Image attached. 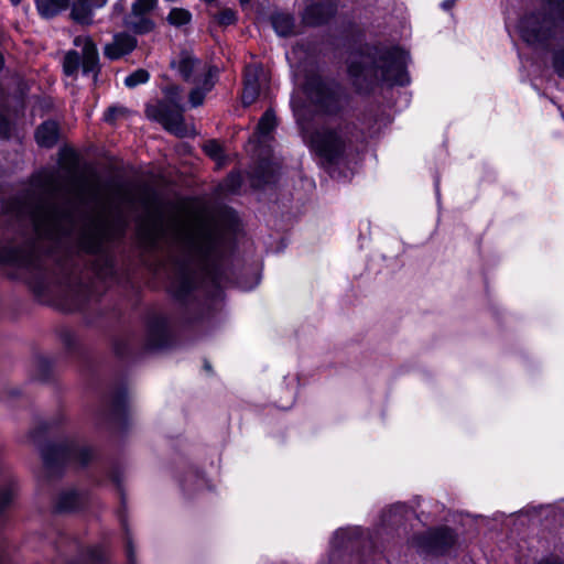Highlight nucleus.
<instances>
[{"mask_svg": "<svg viewBox=\"0 0 564 564\" xmlns=\"http://www.w3.org/2000/svg\"><path fill=\"white\" fill-rule=\"evenodd\" d=\"M313 105L326 113L337 112L341 105L340 95L321 77L312 76L291 97V106L304 143L323 163H338L351 144L352 127L337 121L310 123L306 116Z\"/></svg>", "mask_w": 564, "mask_h": 564, "instance_id": "nucleus-1", "label": "nucleus"}, {"mask_svg": "<svg viewBox=\"0 0 564 564\" xmlns=\"http://www.w3.org/2000/svg\"><path fill=\"white\" fill-rule=\"evenodd\" d=\"M171 68L186 83L195 87L189 93L192 107L203 105L205 96L215 86L218 69L198 59L191 51L180 52L172 61Z\"/></svg>", "mask_w": 564, "mask_h": 564, "instance_id": "nucleus-2", "label": "nucleus"}, {"mask_svg": "<svg viewBox=\"0 0 564 564\" xmlns=\"http://www.w3.org/2000/svg\"><path fill=\"white\" fill-rule=\"evenodd\" d=\"M544 10L525 14L518 24V31L524 42L532 46L544 45L555 33L557 22L564 23V0H543Z\"/></svg>", "mask_w": 564, "mask_h": 564, "instance_id": "nucleus-3", "label": "nucleus"}, {"mask_svg": "<svg viewBox=\"0 0 564 564\" xmlns=\"http://www.w3.org/2000/svg\"><path fill=\"white\" fill-rule=\"evenodd\" d=\"M20 219H29L40 236L55 238L62 232L63 216L51 204H28L17 209Z\"/></svg>", "mask_w": 564, "mask_h": 564, "instance_id": "nucleus-4", "label": "nucleus"}, {"mask_svg": "<svg viewBox=\"0 0 564 564\" xmlns=\"http://www.w3.org/2000/svg\"><path fill=\"white\" fill-rule=\"evenodd\" d=\"M74 45L80 51H68L63 62V70L67 76H76L79 68L84 75L96 78L99 70L98 51L89 36H77Z\"/></svg>", "mask_w": 564, "mask_h": 564, "instance_id": "nucleus-5", "label": "nucleus"}, {"mask_svg": "<svg viewBox=\"0 0 564 564\" xmlns=\"http://www.w3.org/2000/svg\"><path fill=\"white\" fill-rule=\"evenodd\" d=\"M406 62L408 54L400 48H393L381 57L376 76L391 85H405L409 83Z\"/></svg>", "mask_w": 564, "mask_h": 564, "instance_id": "nucleus-6", "label": "nucleus"}, {"mask_svg": "<svg viewBox=\"0 0 564 564\" xmlns=\"http://www.w3.org/2000/svg\"><path fill=\"white\" fill-rule=\"evenodd\" d=\"M181 90L177 87H172L167 90V96L174 104V108L169 105H161L158 120L171 133L177 137H186L192 133V129L187 127L183 118V107L180 105Z\"/></svg>", "mask_w": 564, "mask_h": 564, "instance_id": "nucleus-7", "label": "nucleus"}, {"mask_svg": "<svg viewBox=\"0 0 564 564\" xmlns=\"http://www.w3.org/2000/svg\"><path fill=\"white\" fill-rule=\"evenodd\" d=\"M455 543V535L447 528L429 530L425 533L413 538L412 544L424 553H443Z\"/></svg>", "mask_w": 564, "mask_h": 564, "instance_id": "nucleus-8", "label": "nucleus"}, {"mask_svg": "<svg viewBox=\"0 0 564 564\" xmlns=\"http://www.w3.org/2000/svg\"><path fill=\"white\" fill-rule=\"evenodd\" d=\"M42 456L44 464L50 468L54 459H58L61 462H66L69 459H78L82 464H86L90 457L93 456V453L87 447H72V448H65V447H48L42 451Z\"/></svg>", "mask_w": 564, "mask_h": 564, "instance_id": "nucleus-9", "label": "nucleus"}, {"mask_svg": "<svg viewBox=\"0 0 564 564\" xmlns=\"http://www.w3.org/2000/svg\"><path fill=\"white\" fill-rule=\"evenodd\" d=\"M135 46V37L127 33H118L112 42L105 46V55L110 59H118L132 52Z\"/></svg>", "mask_w": 564, "mask_h": 564, "instance_id": "nucleus-10", "label": "nucleus"}, {"mask_svg": "<svg viewBox=\"0 0 564 564\" xmlns=\"http://www.w3.org/2000/svg\"><path fill=\"white\" fill-rule=\"evenodd\" d=\"M149 12L147 10H134V7H131V12L124 17V26L137 34L150 33L155 24L148 15Z\"/></svg>", "mask_w": 564, "mask_h": 564, "instance_id": "nucleus-11", "label": "nucleus"}, {"mask_svg": "<svg viewBox=\"0 0 564 564\" xmlns=\"http://www.w3.org/2000/svg\"><path fill=\"white\" fill-rule=\"evenodd\" d=\"M141 235L150 242L154 243L166 236L164 219L159 212H154L140 225Z\"/></svg>", "mask_w": 564, "mask_h": 564, "instance_id": "nucleus-12", "label": "nucleus"}, {"mask_svg": "<svg viewBox=\"0 0 564 564\" xmlns=\"http://www.w3.org/2000/svg\"><path fill=\"white\" fill-rule=\"evenodd\" d=\"M106 3L107 0H76L72 8V17L79 23L89 24L94 12Z\"/></svg>", "mask_w": 564, "mask_h": 564, "instance_id": "nucleus-13", "label": "nucleus"}, {"mask_svg": "<svg viewBox=\"0 0 564 564\" xmlns=\"http://www.w3.org/2000/svg\"><path fill=\"white\" fill-rule=\"evenodd\" d=\"M260 85L257 79V68L248 67L246 70L245 88L242 91V102L249 106L256 101L259 96Z\"/></svg>", "mask_w": 564, "mask_h": 564, "instance_id": "nucleus-14", "label": "nucleus"}, {"mask_svg": "<svg viewBox=\"0 0 564 564\" xmlns=\"http://www.w3.org/2000/svg\"><path fill=\"white\" fill-rule=\"evenodd\" d=\"M35 139L41 147L52 148L58 139V127L54 121L43 122L35 132Z\"/></svg>", "mask_w": 564, "mask_h": 564, "instance_id": "nucleus-15", "label": "nucleus"}, {"mask_svg": "<svg viewBox=\"0 0 564 564\" xmlns=\"http://www.w3.org/2000/svg\"><path fill=\"white\" fill-rule=\"evenodd\" d=\"M333 9L324 4H312L303 13V21L310 25H317L325 22L332 14Z\"/></svg>", "mask_w": 564, "mask_h": 564, "instance_id": "nucleus-16", "label": "nucleus"}, {"mask_svg": "<svg viewBox=\"0 0 564 564\" xmlns=\"http://www.w3.org/2000/svg\"><path fill=\"white\" fill-rule=\"evenodd\" d=\"M188 243L198 252H207L213 246V235L208 228L202 227L196 232L189 235Z\"/></svg>", "mask_w": 564, "mask_h": 564, "instance_id": "nucleus-17", "label": "nucleus"}, {"mask_svg": "<svg viewBox=\"0 0 564 564\" xmlns=\"http://www.w3.org/2000/svg\"><path fill=\"white\" fill-rule=\"evenodd\" d=\"M271 23L278 35L289 36L293 34L294 19L289 13H274L271 17Z\"/></svg>", "mask_w": 564, "mask_h": 564, "instance_id": "nucleus-18", "label": "nucleus"}, {"mask_svg": "<svg viewBox=\"0 0 564 564\" xmlns=\"http://www.w3.org/2000/svg\"><path fill=\"white\" fill-rule=\"evenodd\" d=\"M69 0H36V9L44 18H51L68 7Z\"/></svg>", "mask_w": 564, "mask_h": 564, "instance_id": "nucleus-19", "label": "nucleus"}, {"mask_svg": "<svg viewBox=\"0 0 564 564\" xmlns=\"http://www.w3.org/2000/svg\"><path fill=\"white\" fill-rule=\"evenodd\" d=\"M411 510L403 503L393 505L383 516V521L387 523H399Z\"/></svg>", "mask_w": 564, "mask_h": 564, "instance_id": "nucleus-20", "label": "nucleus"}, {"mask_svg": "<svg viewBox=\"0 0 564 564\" xmlns=\"http://www.w3.org/2000/svg\"><path fill=\"white\" fill-rule=\"evenodd\" d=\"M166 19L171 25L182 26L191 22L192 13L183 8H173Z\"/></svg>", "mask_w": 564, "mask_h": 564, "instance_id": "nucleus-21", "label": "nucleus"}, {"mask_svg": "<svg viewBox=\"0 0 564 564\" xmlns=\"http://www.w3.org/2000/svg\"><path fill=\"white\" fill-rule=\"evenodd\" d=\"M276 126L275 115L272 110H267L258 123V132L262 135L270 133Z\"/></svg>", "mask_w": 564, "mask_h": 564, "instance_id": "nucleus-22", "label": "nucleus"}, {"mask_svg": "<svg viewBox=\"0 0 564 564\" xmlns=\"http://www.w3.org/2000/svg\"><path fill=\"white\" fill-rule=\"evenodd\" d=\"M150 78L145 69H137L124 78V85L129 88H134L138 85L145 84Z\"/></svg>", "mask_w": 564, "mask_h": 564, "instance_id": "nucleus-23", "label": "nucleus"}, {"mask_svg": "<svg viewBox=\"0 0 564 564\" xmlns=\"http://www.w3.org/2000/svg\"><path fill=\"white\" fill-rule=\"evenodd\" d=\"M214 18L219 25L228 26L236 23L237 13L230 8H224Z\"/></svg>", "mask_w": 564, "mask_h": 564, "instance_id": "nucleus-24", "label": "nucleus"}, {"mask_svg": "<svg viewBox=\"0 0 564 564\" xmlns=\"http://www.w3.org/2000/svg\"><path fill=\"white\" fill-rule=\"evenodd\" d=\"M0 261L15 264H23L24 261L21 257V252L15 249H10L6 252H0Z\"/></svg>", "mask_w": 564, "mask_h": 564, "instance_id": "nucleus-25", "label": "nucleus"}, {"mask_svg": "<svg viewBox=\"0 0 564 564\" xmlns=\"http://www.w3.org/2000/svg\"><path fill=\"white\" fill-rule=\"evenodd\" d=\"M77 501V496L75 492H67L61 496L58 501L59 510H70L75 508Z\"/></svg>", "mask_w": 564, "mask_h": 564, "instance_id": "nucleus-26", "label": "nucleus"}, {"mask_svg": "<svg viewBox=\"0 0 564 564\" xmlns=\"http://www.w3.org/2000/svg\"><path fill=\"white\" fill-rule=\"evenodd\" d=\"M205 152L213 159H219L221 155V148L216 141H208L204 147Z\"/></svg>", "mask_w": 564, "mask_h": 564, "instance_id": "nucleus-27", "label": "nucleus"}, {"mask_svg": "<svg viewBox=\"0 0 564 564\" xmlns=\"http://www.w3.org/2000/svg\"><path fill=\"white\" fill-rule=\"evenodd\" d=\"M554 68L558 76L564 78V50L558 51L554 56Z\"/></svg>", "mask_w": 564, "mask_h": 564, "instance_id": "nucleus-28", "label": "nucleus"}, {"mask_svg": "<svg viewBox=\"0 0 564 564\" xmlns=\"http://www.w3.org/2000/svg\"><path fill=\"white\" fill-rule=\"evenodd\" d=\"M158 0H134L132 7L134 10H147L152 11L156 4Z\"/></svg>", "mask_w": 564, "mask_h": 564, "instance_id": "nucleus-29", "label": "nucleus"}, {"mask_svg": "<svg viewBox=\"0 0 564 564\" xmlns=\"http://www.w3.org/2000/svg\"><path fill=\"white\" fill-rule=\"evenodd\" d=\"M123 112H124V108H122V107H117V106L109 107L108 110L106 111L104 118L106 121L112 122Z\"/></svg>", "mask_w": 564, "mask_h": 564, "instance_id": "nucleus-30", "label": "nucleus"}, {"mask_svg": "<svg viewBox=\"0 0 564 564\" xmlns=\"http://www.w3.org/2000/svg\"><path fill=\"white\" fill-rule=\"evenodd\" d=\"M46 189L50 191V192H54L56 189V186H55V174L54 173H50L46 178Z\"/></svg>", "mask_w": 564, "mask_h": 564, "instance_id": "nucleus-31", "label": "nucleus"}, {"mask_svg": "<svg viewBox=\"0 0 564 564\" xmlns=\"http://www.w3.org/2000/svg\"><path fill=\"white\" fill-rule=\"evenodd\" d=\"M348 70H349V74H350L352 77H358V76H359V75H361V74H362V72H364L361 68H359L358 66H356L354 63H352V64H350V66H349V69H348Z\"/></svg>", "mask_w": 564, "mask_h": 564, "instance_id": "nucleus-32", "label": "nucleus"}, {"mask_svg": "<svg viewBox=\"0 0 564 564\" xmlns=\"http://www.w3.org/2000/svg\"><path fill=\"white\" fill-rule=\"evenodd\" d=\"M99 242H100L99 237H95V238H94V241H93V242H90L88 246H85V248H86L88 251L94 252V251H96V250H97V248L99 247Z\"/></svg>", "mask_w": 564, "mask_h": 564, "instance_id": "nucleus-33", "label": "nucleus"}, {"mask_svg": "<svg viewBox=\"0 0 564 564\" xmlns=\"http://www.w3.org/2000/svg\"><path fill=\"white\" fill-rule=\"evenodd\" d=\"M171 227H172L173 231H175L177 237L181 236V234H182L181 231L183 230V228H182V225L177 220H173L171 223Z\"/></svg>", "mask_w": 564, "mask_h": 564, "instance_id": "nucleus-34", "label": "nucleus"}, {"mask_svg": "<svg viewBox=\"0 0 564 564\" xmlns=\"http://www.w3.org/2000/svg\"><path fill=\"white\" fill-rule=\"evenodd\" d=\"M454 3H455V0H445L442 3V7H443V9L448 10L454 6Z\"/></svg>", "mask_w": 564, "mask_h": 564, "instance_id": "nucleus-35", "label": "nucleus"}, {"mask_svg": "<svg viewBox=\"0 0 564 564\" xmlns=\"http://www.w3.org/2000/svg\"><path fill=\"white\" fill-rule=\"evenodd\" d=\"M542 564H561L560 562L555 561V560H552V561H546Z\"/></svg>", "mask_w": 564, "mask_h": 564, "instance_id": "nucleus-36", "label": "nucleus"}, {"mask_svg": "<svg viewBox=\"0 0 564 564\" xmlns=\"http://www.w3.org/2000/svg\"><path fill=\"white\" fill-rule=\"evenodd\" d=\"M22 0H10L12 6H18L21 3Z\"/></svg>", "mask_w": 564, "mask_h": 564, "instance_id": "nucleus-37", "label": "nucleus"}, {"mask_svg": "<svg viewBox=\"0 0 564 564\" xmlns=\"http://www.w3.org/2000/svg\"><path fill=\"white\" fill-rule=\"evenodd\" d=\"M241 6H246L250 2V0H239Z\"/></svg>", "mask_w": 564, "mask_h": 564, "instance_id": "nucleus-38", "label": "nucleus"}, {"mask_svg": "<svg viewBox=\"0 0 564 564\" xmlns=\"http://www.w3.org/2000/svg\"><path fill=\"white\" fill-rule=\"evenodd\" d=\"M205 368H206L207 370H210V366H209L208 364H206V365H205Z\"/></svg>", "mask_w": 564, "mask_h": 564, "instance_id": "nucleus-39", "label": "nucleus"}]
</instances>
